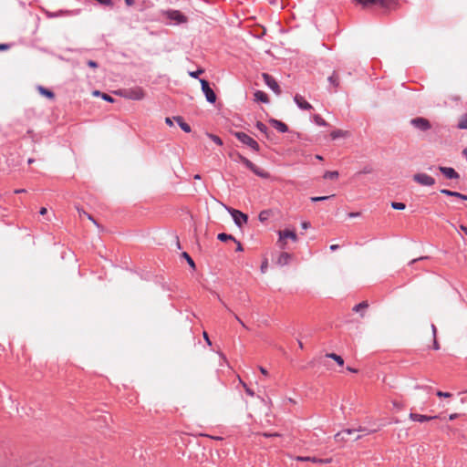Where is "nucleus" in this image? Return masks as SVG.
Returning <instances> with one entry per match:
<instances>
[{
  "mask_svg": "<svg viewBox=\"0 0 467 467\" xmlns=\"http://www.w3.org/2000/svg\"><path fill=\"white\" fill-rule=\"evenodd\" d=\"M237 157H238V160L242 163H244L249 170H251L256 175H258V176H260L262 178H267L269 176L267 171H265V170L257 167L256 165H254L252 161H250L245 157H244V156H242L240 154Z\"/></svg>",
  "mask_w": 467,
  "mask_h": 467,
  "instance_id": "f257e3e1",
  "label": "nucleus"
},
{
  "mask_svg": "<svg viewBox=\"0 0 467 467\" xmlns=\"http://www.w3.org/2000/svg\"><path fill=\"white\" fill-rule=\"evenodd\" d=\"M235 137L238 139L239 141L242 143L249 146L251 149H253L255 151L259 150V144L249 135H247L244 132H236Z\"/></svg>",
  "mask_w": 467,
  "mask_h": 467,
  "instance_id": "f03ea898",
  "label": "nucleus"
},
{
  "mask_svg": "<svg viewBox=\"0 0 467 467\" xmlns=\"http://www.w3.org/2000/svg\"><path fill=\"white\" fill-rule=\"evenodd\" d=\"M413 181L422 186H432L435 179L426 173L419 172L413 175Z\"/></svg>",
  "mask_w": 467,
  "mask_h": 467,
  "instance_id": "7ed1b4c3",
  "label": "nucleus"
},
{
  "mask_svg": "<svg viewBox=\"0 0 467 467\" xmlns=\"http://www.w3.org/2000/svg\"><path fill=\"white\" fill-rule=\"evenodd\" d=\"M123 96L129 99L140 100L144 99L145 92L140 88H135L124 90Z\"/></svg>",
  "mask_w": 467,
  "mask_h": 467,
  "instance_id": "20e7f679",
  "label": "nucleus"
},
{
  "mask_svg": "<svg viewBox=\"0 0 467 467\" xmlns=\"http://www.w3.org/2000/svg\"><path fill=\"white\" fill-rule=\"evenodd\" d=\"M227 211L231 213L233 216V219L234 223L239 226L242 227L244 223L247 222V215L238 210L232 209L229 206H225Z\"/></svg>",
  "mask_w": 467,
  "mask_h": 467,
  "instance_id": "39448f33",
  "label": "nucleus"
},
{
  "mask_svg": "<svg viewBox=\"0 0 467 467\" xmlns=\"http://www.w3.org/2000/svg\"><path fill=\"white\" fill-rule=\"evenodd\" d=\"M200 82L207 101H209L210 103H214L216 100V95L213 92V90L210 88L208 81H206L205 79H201Z\"/></svg>",
  "mask_w": 467,
  "mask_h": 467,
  "instance_id": "423d86ee",
  "label": "nucleus"
},
{
  "mask_svg": "<svg viewBox=\"0 0 467 467\" xmlns=\"http://www.w3.org/2000/svg\"><path fill=\"white\" fill-rule=\"evenodd\" d=\"M411 125L420 130H428L431 128L430 121L427 119L418 117L410 120Z\"/></svg>",
  "mask_w": 467,
  "mask_h": 467,
  "instance_id": "0eeeda50",
  "label": "nucleus"
},
{
  "mask_svg": "<svg viewBox=\"0 0 467 467\" xmlns=\"http://www.w3.org/2000/svg\"><path fill=\"white\" fill-rule=\"evenodd\" d=\"M262 77L264 78L265 83L277 95L281 93V89L279 88L278 83L275 81V79L271 77L267 73H263Z\"/></svg>",
  "mask_w": 467,
  "mask_h": 467,
  "instance_id": "6e6552de",
  "label": "nucleus"
},
{
  "mask_svg": "<svg viewBox=\"0 0 467 467\" xmlns=\"http://www.w3.org/2000/svg\"><path fill=\"white\" fill-rule=\"evenodd\" d=\"M168 17L174 20L177 24L186 23L187 17L183 16L180 11L173 10L167 13Z\"/></svg>",
  "mask_w": 467,
  "mask_h": 467,
  "instance_id": "1a4fd4ad",
  "label": "nucleus"
},
{
  "mask_svg": "<svg viewBox=\"0 0 467 467\" xmlns=\"http://www.w3.org/2000/svg\"><path fill=\"white\" fill-rule=\"evenodd\" d=\"M439 170L448 179L459 178V174L455 171V170L453 168L440 166Z\"/></svg>",
  "mask_w": 467,
  "mask_h": 467,
  "instance_id": "9d476101",
  "label": "nucleus"
},
{
  "mask_svg": "<svg viewBox=\"0 0 467 467\" xmlns=\"http://www.w3.org/2000/svg\"><path fill=\"white\" fill-rule=\"evenodd\" d=\"M292 259H293V255L291 254L286 253V252H282L276 260V264L281 266H284V265H288Z\"/></svg>",
  "mask_w": 467,
  "mask_h": 467,
  "instance_id": "9b49d317",
  "label": "nucleus"
},
{
  "mask_svg": "<svg viewBox=\"0 0 467 467\" xmlns=\"http://www.w3.org/2000/svg\"><path fill=\"white\" fill-rule=\"evenodd\" d=\"M294 100L301 109L307 110L312 109L311 104H309L302 96L298 94L295 96Z\"/></svg>",
  "mask_w": 467,
  "mask_h": 467,
  "instance_id": "f8f14e48",
  "label": "nucleus"
},
{
  "mask_svg": "<svg viewBox=\"0 0 467 467\" xmlns=\"http://www.w3.org/2000/svg\"><path fill=\"white\" fill-rule=\"evenodd\" d=\"M278 236L285 237V239L289 238L293 242H297L298 240L296 233L294 230L289 229L278 231Z\"/></svg>",
  "mask_w": 467,
  "mask_h": 467,
  "instance_id": "ddd939ff",
  "label": "nucleus"
},
{
  "mask_svg": "<svg viewBox=\"0 0 467 467\" xmlns=\"http://www.w3.org/2000/svg\"><path fill=\"white\" fill-rule=\"evenodd\" d=\"M410 420H412L414 421L424 422V421H429V420L437 419V418H439V416H426V415H421V414H418V413H410Z\"/></svg>",
  "mask_w": 467,
  "mask_h": 467,
  "instance_id": "4468645a",
  "label": "nucleus"
},
{
  "mask_svg": "<svg viewBox=\"0 0 467 467\" xmlns=\"http://www.w3.org/2000/svg\"><path fill=\"white\" fill-rule=\"evenodd\" d=\"M441 193L455 197L456 200L454 202H462V201H467V196L466 195L461 194V193L456 192H451V191H448V190H441Z\"/></svg>",
  "mask_w": 467,
  "mask_h": 467,
  "instance_id": "2eb2a0df",
  "label": "nucleus"
},
{
  "mask_svg": "<svg viewBox=\"0 0 467 467\" xmlns=\"http://www.w3.org/2000/svg\"><path fill=\"white\" fill-rule=\"evenodd\" d=\"M368 301H363L358 305H356L354 307H353V311L354 312H357V313H359L360 314V317H364L365 316V310H367L368 308Z\"/></svg>",
  "mask_w": 467,
  "mask_h": 467,
  "instance_id": "dca6fc26",
  "label": "nucleus"
},
{
  "mask_svg": "<svg viewBox=\"0 0 467 467\" xmlns=\"http://www.w3.org/2000/svg\"><path fill=\"white\" fill-rule=\"evenodd\" d=\"M270 123L280 132H286L288 130L287 125L280 120L271 119Z\"/></svg>",
  "mask_w": 467,
  "mask_h": 467,
  "instance_id": "f3484780",
  "label": "nucleus"
},
{
  "mask_svg": "<svg viewBox=\"0 0 467 467\" xmlns=\"http://www.w3.org/2000/svg\"><path fill=\"white\" fill-rule=\"evenodd\" d=\"M173 119L179 124V126L181 127V129L185 131V132H191V127L189 124H187L186 122H184L182 117L181 116H177V117H174Z\"/></svg>",
  "mask_w": 467,
  "mask_h": 467,
  "instance_id": "a211bd4d",
  "label": "nucleus"
},
{
  "mask_svg": "<svg viewBox=\"0 0 467 467\" xmlns=\"http://www.w3.org/2000/svg\"><path fill=\"white\" fill-rule=\"evenodd\" d=\"M254 96L255 101H260L263 103H268L269 101L268 96L264 91L257 90Z\"/></svg>",
  "mask_w": 467,
  "mask_h": 467,
  "instance_id": "6ab92c4d",
  "label": "nucleus"
},
{
  "mask_svg": "<svg viewBox=\"0 0 467 467\" xmlns=\"http://www.w3.org/2000/svg\"><path fill=\"white\" fill-rule=\"evenodd\" d=\"M37 91L42 96H45V97H47L49 99H53L55 98V94L51 90H49V89H47V88H44L42 86H38L37 87Z\"/></svg>",
  "mask_w": 467,
  "mask_h": 467,
  "instance_id": "aec40b11",
  "label": "nucleus"
},
{
  "mask_svg": "<svg viewBox=\"0 0 467 467\" xmlns=\"http://www.w3.org/2000/svg\"><path fill=\"white\" fill-rule=\"evenodd\" d=\"M348 135V131L342 130H337L330 133V137L332 140H336L337 138L341 137H347Z\"/></svg>",
  "mask_w": 467,
  "mask_h": 467,
  "instance_id": "412c9836",
  "label": "nucleus"
},
{
  "mask_svg": "<svg viewBox=\"0 0 467 467\" xmlns=\"http://www.w3.org/2000/svg\"><path fill=\"white\" fill-rule=\"evenodd\" d=\"M326 357L334 359L339 366L344 365V359L335 353H328Z\"/></svg>",
  "mask_w": 467,
  "mask_h": 467,
  "instance_id": "4be33fe9",
  "label": "nucleus"
},
{
  "mask_svg": "<svg viewBox=\"0 0 467 467\" xmlns=\"http://www.w3.org/2000/svg\"><path fill=\"white\" fill-rule=\"evenodd\" d=\"M457 127L461 130L467 129V114H463L460 117Z\"/></svg>",
  "mask_w": 467,
  "mask_h": 467,
  "instance_id": "5701e85b",
  "label": "nucleus"
},
{
  "mask_svg": "<svg viewBox=\"0 0 467 467\" xmlns=\"http://www.w3.org/2000/svg\"><path fill=\"white\" fill-rule=\"evenodd\" d=\"M271 214H272V210L262 211L259 214V220L261 222H265L266 220H268V218L270 217Z\"/></svg>",
  "mask_w": 467,
  "mask_h": 467,
  "instance_id": "b1692460",
  "label": "nucleus"
},
{
  "mask_svg": "<svg viewBox=\"0 0 467 467\" xmlns=\"http://www.w3.org/2000/svg\"><path fill=\"white\" fill-rule=\"evenodd\" d=\"M296 461H299V462L309 461V462H323V459H317V458H315V457H302V456H298V457H296Z\"/></svg>",
  "mask_w": 467,
  "mask_h": 467,
  "instance_id": "393cba45",
  "label": "nucleus"
},
{
  "mask_svg": "<svg viewBox=\"0 0 467 467\" xmlns=\"http://www.w3.org/2000/svg\"><path fill=\"white\" fill-rule=\"evenodd\" d=\"M324 178L327 180H337L338 178V172L337 171H327L324 174Z\"/></svg>",
  "mask_w": 467,
  "mask_h": 467,
  "instance_id": "a878e982",
  "label": "nucleus"
},
{
  "mask_svg": "<svg viewBox=\"0 0 467 467\" xmlns=\"http://www.w3.org/2000/svg\"><path fill=\"white\" fill-rule=\"evenodd\" d=\"M182 256L186 259L189 265L194 270L196 268L194 261L192 259V257L188 254V253L183 252L182 254Z\"/></svg>",
  "mask_w": 467,
  "mask_h": 467,
  "instance_id": "bb28decb",
  "label": "nucleus"
},
{
  "mask_svg": "<svg viewBox=\"0 0 467 467\" xmlns=\"http://www.w3.org/2000/svg\"><path fill=\"white\" fill-rule=\"evenodd\" d=\"M218 239L222 242H226L228 240H233V241H235V238L231 235V234H227L225 233H222V234H218Z\"/></svg>",
  "mask_w": 467,
  "mask_h": 467,
  "instance_id": "cd10ccee",
  "label": "nucleus"
},
{
  "mask_svg": "<svg viewBox=\"0 0 467 467\" xmlns=\"http://www.w3.org/2000/svg\"><path fill=\"white\" fill-rule=\"evenodd\" d=\"M78 212L80 217L82 215H86L88 220L92 221L97 226L99 227V224L97 223V221L93 218L92 215H90L89 213H86L84 210L79 209V208H78Z\"/></svg>",
  "mask_w": 467,
  "mask_h": 467,
  "instance_id": "c85d7f7f",
  "label": "nucleus"
},
{
  "mask_svg": "<svg viewBox=\"0 0 467 467\" xmlns=\"http://www.w3.org/2000/svg\"><path fill=\"white\" fill-rule=\"evenodd\" d=\"M335 197V195H329V196H318V197H311V202H321V201H328L332 200Z\"/></svg>",
  "mask_w": 467,
  "mask_h": 467,
  "instance_id": "c756f323",
  "label": "nucleus"
},
{
  "mask_svg": "<svg viewBox=\"0 0 467 467\" xmlns=\"http://www.w3.org/2000/svg\"><path fill=\"white\" fill-rule=\"evenodd\" d=\"M314 121L318 126H327V122L319 115L314 116Z\"/></svg>",
  "mask_w": 467,
  "mask_h": 467,
  "instance_id": "7c9ffc66",
  "label": "nucleus"
},
{
  "mask_svg": "<svg viewBox=\"0 0 467 467\" xmlns=\"http://www.w3.org/2000/svg\"><path fill=\"white\" fill-rule=\"evenodd\" d=\"M239 380H240V383L242 384V386L244 387V389L245 392H246L249 396L253 397V396L254 395V390H253V389H250V388H249V387H248V386H247V385H246V384H245V383H244L241 379H239Z\"/></svg>",
  "mask_w": 467,
  "mask_h": 467,
  "instance_id": "2f4dec72",
  "label": "nucleus"
},
{
  "mask_svg": "<svg viewBox=\"0 0 467 467\" xmlns=\"http://www.w3.org/2000/svg\"><path fill=\"white\" fill-rule=\"evenodd\" d=\"M286 244H287L286 239L285 237L279 236L278 241H277V245L281 249H285L286 248Z\"/></svg>",
  "mask_w": 467,
  "mask_h": 467,
  "instance_id": "473e14b6",
  "label": "nucleus"
},
{
  "mask_svg": "<svg viewBox=\"0 0 467 467\" xmlns=\"http://www.w3.org/2000/svg\"><path fill=\"white\" fill-rule=\"evenodd\" d=\"M362 213L360 211L358 212H348L346 213V218H356L361 216Z\"/></svg>",
  "mask_w": 467,
  "mask_h": 467,
  "instance_id": "72a5a7b5",
  "label": "nucleus"
},
{
  "mask_svg": "<svg viewBox=\"0 0 467 467\" xmlns=\"http://www.w3.org/2000/svg\"><path fill=\"white\" fill-rule=\"evenodd\" d=\"M256 128H257V129H258L262 133L266 134L267 127H266L264 123H262V122H260V121H257V123H256Z\"/></svg>",
  "mask_w": 467,
  "mask_h": 467,
  "instance_id": "f704fd0d",
  "label": "nucleus"
},
{
  "mask_svg": "<svg viewBox=\"0 0 467 467\" xmlns=\"http://www.w3.org/2000/svg\"><path fill=\"white\" fill-rule=\"evenodd\" d=\"M208 136H209V138H210L213 141H214L216 144H218V145H222V144H223L222 140H221L218 136L213 135V134H208Z\"/></svg>",
  "mask_w": 467,
  "mask_h": 467,
  "instance_id": "c9c22d12",
  "label": "nucleus"
},
{
  "mask_svg": "<svg viewBox=\"0 0 467 467\" xmlns=\"http://www.w3.org/2000/svg\"><path fill=\"white\" fill-rule=\"evenodd\" d=\"M436 395L440 398H450L451 397V394L450 392H443L441 390H438Z\"/></svg>",
  "mask_w": 467,
  "mask_h": 467,
  "instance_id": "e433bc0d",
  "label": "nucleus"
},
{
  "mask_svg": "<svg viewBox=\"0 0 467 467\" xmlns=\"http://www.w3.org/2000/svg\"><path fill=\"white\" fill-rule=\"evenodd\" d=\"M328 80L334 85L337 86L338 77L336 73H334L331 77L328 78Z\"/></svg>",
  "mask_w": 467,
  "mask_h": 467,
  "instance_id": "4c0bfd02",
  "label": "nucleus"
},
{
  "mask_svg": "<svg viewBox=\"0 0 467 467\" xmlns=\"http://www.w3.org/2000/svg\"><path fill=\"white\" fill-rule=\"evenodd\" d=\"M262 435H263L264 437H266V438H269V437H279V436H281V434H280V433H278V432H275V433L264 432V433H262Z\"/></svg>",
  "mask_w": 467,
  "mask_h": 467,
  "instance_id": "58836bf2",
  "label": "nucleus"
},
{
  "mask_svg": "<svg viewBox=\"0 0 467 467\" xmlns=\"http://www.w3.org/2000/svg\"><path fill=\"white\" fill-rule=\"evenodd\" d=\"M97 1L99 3H100L101 5H108V6H111L113 5L111 0H97Z\"/></svg>",
  "mask_w": 467,
  "mask_h": 467,
  "instance_id": "ea45409f",
  "label": "nucleus"
},
{
  "mask_svg": "<svg viewBox=\"0 0 467 467\" xmlns=\"http://www.w3.org/2000/svg\"><path fill=\"white\" fill-rule=\"evenodd\" d=\"M202 73H203V69H199L195 72H190V76L192 78H197L198 75L202 74Z\"/></svg>",
  "mask_w": 467,
  "mask_h": 467,
  "instance_id": "a19ab883",
  "label": "nucleus"
},
{
  "mask_svg": "<svg viewBox=\"0 0 467 467\" xmlns=\"http://www.w3.org/2000/svg\"><path fill=\"white\" fill-rule=\"evenodd\" d=\"M202 337H203L204 340L206 341V343H207L209 346H211V345H212V342H211V340H210V338H209V336H208L207 332H205V331H204V332L202 333Z\"/></svg>",
  "mask_w": 467,
  "mask_h": 467,
  "instance_id": "79ce46f5",
  "label": "nucleus"
},
{
  "mask_svg": "<svg viewBox=\"0 0 467 467\" xmlns=\"http://www.w3.org/2000/svg\"><path fill=\"white\" fill-rule=\"evenodd\" d=\"M234 242L237 244L236 251L242 252L244 250L242 244L239 241H237L236 239Z\"/></svg>",
  "mask_w": 467,
  "mask_h": 467,
  "instance_id": "37998d69",
  "label": "nucleus"
},
{
  "mask_svg": "<svg viewBox=\"0 0 467 467\" xmlns=\"http://www.w3.org/2000/svg\"><path fill=\"white\" fill-rule=\"evenodd\" d=\"M433 348L436 349V350L440 348V344H439V342L437 340V337H433Z\"/></svg>",
  "mask_w": 467,
  "mask_h": 467,
  "instance_id": "c03bdc74",
  "label": "nucleus"
},
{
  "mask_svg": "<svg viewBox=\"0 0 467 467\" xmlns=\"http://www.w3.org/2000/svg\"><path fill=\"white\" fill-rule=\"evenodd\" d=\"M335 440L337 441H345L344 438L341 437V433L340 432H337L336 435H335Z\"/></svg>",
  "mask_w": 467,
  "mask_h": 467,
  "instance_id": "a18cd8bd",
  "label": "nucleus"
},
{
  "mask_svg": "<svg viewBox=\"0 0 467 467\" xmlns=\"http://www.w3.org/2000/svg\"><path fill=\"white\" fill-rule=\"evenodd\" d=\"M267 266H268V263H267V261L265 260V261H264V262H263V264H262V265H261V271H262L263 273H264V272H265V270H266Z\"/></svg>",
  "mask_w": 467,
  "mask_h": 467,
  "instance_id": "49530a36",
  "label": "nucleus"
},
{
  "mask_svg": "<svg viewBox=\"0 0 467 467\" xmlns=\"http://www.w3.org/2000/svg\"><path fill=\"white\" fill-rule=\"evenodd\" d=\"M102 99L107 100V101H109V102L113 101V99L109 95H108V94H103L102 95Z\"/></svg>",
  "mask_w": 467,
  "mask_h": 467,
  "instance_id": "de8ad7c7",
  "label": "nucleus"
},
{
  "mask_svg": "<svg viewBox=\"0 0 467 467\" xmlns=\"http://www.w3.org/2000/svg\"><path fill=\"white\" fill-rule=\"evenodd\" d=\"M88 65L90 67H93V68L98 67V64H97L95 61H93V60H89V61L88 62Z\"/></svg>",
  "mask_w": 467,
  "mask_h": 467,
  "instance_id": "09e8293b",
  "label": "nucleus"
},
{
  "mask_svg": "<svg viewBox=\"0 0 467 467\" xmlns=\"http://www.w3.org/2000/svg\"><path fill=\"white\" fill-rule=\"evenodd\" d=\"M47 213V209L45 206H42L39 211V214L45 215Z\"/></svg>",
  "mask_w": 467,
  "mask_h": 467,
  "instance_id": "8fccbe9b",
  "label": "nucleus"
},
{
  "mask_svg": "<svg viewBox=\"0 0 467 467\" xmlns=\"http://www.w3.org/2000/svg\"><path fill=\"white\" fill-rule=\"evenodd\" d=\"M393 406L396 407L397 409L400 410L402 409V404L400 402H398V401H393Z\"/></svg>",
  "mask_w": 467,
  "mask_h": 467,
  "instance_id": "3c124183",
  "label": "nucleus"
},
{
  "mask_svg": "<svg viewBox=\"0 0 467 467\" xmlns=\"http://www.w3.org/2000/svg\"><path fill=\"white\" fill-rule=\"evenodd\" d=\"M431 331H432V334H433V337H437V328L435 327V325H431Z\"/></svg>",
  "mask_w": 467,
  "mask_h": 467,
  "instance_id": "603ef678",
  "label": "nucleus"
},
{
  "mask_svg": "<svg viewBox=\"0 0 467 467\" xmlns=\"http://www.w3.org/2000/svg\"><path fill=\"white\" fill-rule=\"evenodd\" d=\"M259 370H260V372H261L263 375H265V376H267V375H268V371H267L265 368H263V367H259Z\"/></svg>",
  "mask_w": 467,
  "mask_h": 467,
  "instance_id": "864d4df0",
  "label": "nucleus"
},
{
  "mask_svg": "<svg viewBox=\"0 0 467 467\" xmlns=\"http://www.w3.org/2000/svg\"><path fill=\"white\" fill-rule=\"evenodd\" d=\"M165 122H166V124H167V125H169V126H172V125H173L172 119H171V118H169V117H167V118L165 119Z\"/></svg>",
  "mask_w": 467,
  "mask_h": 467,
  "instance_id": "5fc2aeb1",
  "label": "nucleus"
},
{
  "mask_svg": "<svg viewBox=\"0 0 467 467\" xmlns=\"http://www.w3.org/2000/svg\"><path fill=\"white\" fill-rule=\"evenodd\" d=\"M9 48V46L6 44H0V51L1 50H7Z\"/></svg>",
  "mask_w": 467,
  "mask_h": 467,
  "instance_id": "6e6d98bb",
  "label": "nucleus"
},
{
  "mask_svg": "<svg viewBox=\"0 0 467 467\" xmlns=\"http://www.w3.org/2000/svg\"><path fill=\"white\" fill-rule=\"evenodd\" d=\"M309 226H310V223H309L308 222H304V223H302V228H303V229H305V230H306V229H308V228H309Z\"/></svg>",
  "mask_w": 467,
  "mask_h": 467,
  "instance_id": "4d7b16f0",
  "label": "nucleus"
},
{
  "mask_svg": "<svg viewBox=\"0 0 467 467\" xmlns=\"http://www.w3.org/2000/svg\"><path fill=\"white\" fill-rule=\"evenodd\" d=\"M234 317L244 327H246L244 323L239 318V317L237 315H234Z\"/></svg>",
  "mask_w": 467,
  "mask_h": 467,
  "instance_id": "13d9d810",
  "label": "nucleus"
},
{
  "mask_svg": "<svg viewBox=\"0 0 467 467\" xmlns=\"http://www.w3.org/2000/svg\"><path fill=\"white\" fill-rule=\"evenodd\" d=\"M458 416H459V414H457V413H452V414H451V415L449 416V419H450L451 420H455L456 418H458Z\"/></svg>",
  "mask_w": 467,
  "mask_h": 467,
  "instance_id": "bf43d9fd",
  "label": "nucleus"
},
{
  "mask_svg": "<svg viewBox=\"0 0 467 467\" xmlns=\"http://www.w3.org/2000/svg\"><path fill=\"white\" fill-rule=\"evenodd\" d=\"M460 229L465 234H467V227L463 224H461L460 225Z\"/></svg>",
  "mask_w": 467,
  "mask_h": 467,
  "instance_id": "052dcab7",
  "label": "nucleus"
},
{
  "mask_svg": "<svg viewBox=\"0 0 467 467\" xmlns=\"http://www.w3.org/2000/svg\"><path fill=\"white\" fill-rule=\"evenodd\" d=\"M125 3L127 5L131 6L134 5V0H125Z\"/></svg>",
  "mask_w": 467,
  "mask_h": 467,
  "instance_id": "680f3d73",
  "label": "nucleus"
},
{
  "mask_svg": "<svg viewBox=\"0 0 467 467\" xmlns=\"http://www.w3.org/2000/svg\"><path fill=\"white\" fill-rule=\"evenodd\" d=\"M347 369H348V371H350V372H353V373H357V372H358V369L353 368H351V367H348V368H347Z\"/></svg>",
  "mask_w": 467,
  "mask_h": 467,
  "instance_id": "e2e57ef3",
  "label": "nucleus"
},
{
  "mask_svg": "<svg viewBox=\"0 0 467 467\" xmlns=\"http://www.w3.org/2000/svg\"><path fill=\"white\" fill-rule=\"evenodd\" d=\"M337 248H338V245H337V244H332V245L330 246V250H332V251H335V250H337Z\"/></svg>",
  "mask_w": 467,
  "mask_h": 467,
  "instance_id": "0e129e2a",
  "label": "nucleus"
},
{
  "mask_svg": "<svg viewBox=\"0 0 467 467\" xmlns=\"http://www.w3.org/2000/svg\"><path fill=\"white\" fill-rule=\"evenodd\" d=\"M425 258H426V257L421 256V257H420V258L413 259V260L410 262V264H413V263H415V262H417V261H419V260H422V259H425Z\"/></svg>",
  "mask_w": 467,
  "mask_h": 467,
  "instance_id": "69168bd1",
  "label": "nucleus"
},
{
  "mask_svg": "<svg viewBox=\"0 0 467 467\" xmlns=\"http://www.w3.org/2000/svg\"><path fill=\"white\" fill-rule=\"evenodd\" d=\"M394 209H398V210H402L404 209L406 206H392Z\"/></svg>",
  "mask_w": 467,
  "mask_h": 467,
  "instance_id": "338daca9",
  "label": "nucleus"
},
{
  "mask_svg": "<svg viewBox=\"0 0 467 467\" xmlns=\"http://www.w3.org/2000/svg\"><path fill=\"white\" fill-rule=\"evenodd\" d=\"M344 431H345V432H347L348 434H350V433H352V432H353V430H351V429H347V430H345Z\"/></svg>",
  "mask_w": 467,
  "mask_h": 467,
  "instance_id": "774afa93",
  "label": "nucleus"
}]
</instances>
